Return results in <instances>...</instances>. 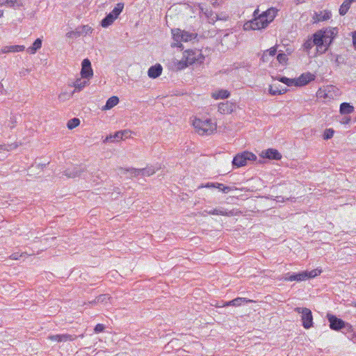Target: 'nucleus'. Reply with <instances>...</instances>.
<instances>
[{
    "instance_id": "obj_1",
    "label": "nucleus",
    "mask_w": 356,
    "mask_h": 356,
    "mask_svg": "<svg viewBox=\"0 0 356 356\" xmlns=\"http://www.w3.org/2000/svg\"><path fill=\"white\" fill-rule=\"evenodd\" d=\"M277 9L273 7L268 8L250 21L249 26L252 30L265 29L273 21L277 14Z\"/></svg>"
},
{
    "instance_id": "obj_2",
    "label": "nucleus",
    "mask_w": 356,
    "mask_h": 356,
    "mask_svg": "<svg viewBox=\"0 0 356 356\" xmlns=\"http://www.w3.org/2000/svg\"><path fill=\"white\" fill-rule=\"evenodd\" d=\"M193 126L195 131L200 135H210L216 130V123L210 119L202 120L195 118L193 121Z\"/></svg>"
},
{
    "instance_id": "obj_3",
    "label": "nucleus",
    "mask_w": 356,
    "mask_h": 356,
    "mask_svg": "<svg viewBox=\"0 0 356 356\" xmlns=\"http://www.w3.org/2000/svg\"><path fill=\"white\" fill-rule=\"evenodd\" d=\"M172 39L175 42L172 47L183 48L182 42H187L195 40L197 35L195 33H191L180 29H173L171 30Z\"/></svg>"
},
{
    "instance_id": "obj_4",
    "label": "nucleus",
    "mask_w": 356,
    "mask_h": 356,
    "mask_svg": "<svg viewBox=\"0 0 356 356\" xmlns=\"http://www.w3.org/2000/svg\"><path fill=\"white\" fill-rule=\"evenodd\" d=\"M257 159L255 154L250 152L245 151L237 154L233 159L232 163L234 168H241L248 165L250 162Z\"/></svg>"
},
{
    "instance_id": "obj_5",
    "label": "nucleus",
    "mask_w": 356,
    "mask_h": 356,
    "mask_svg": "<svg viewBox=\"0 0 356 356\" xmlns=\"http://www.w3.org/2000/svg\"><path fill=\"white\" fill-rule=\"evenodd\" d=\"M294 311L301 314V320L302 326L305 329H309L313 326V316L312 311L306 307H296Z\"/></svg>"
},
{
    "instance_id": "obj_6",
    "label": "nucleus",
    "mask_w": 356,
    "mask_h": 356,
    "mask_svg": "<svg viewBox=\"0 0 356 356\" xmlns=\"http://www.w3.org/2000/svg\"><path fill=\"white\" fill-rule=\"evenodd\" d=\"M321 31L323 33V40L325 42V51L327 49L328 47L331 44L334 38L338 33V29L337 28L327 27L321 29Z\"/></svg>"
},
{
    "instance_id": "obj_7",
    "label": "nucleus",
    "mask_w": 356,
    "mask_h": 356,
    "mask_svg": "<svg viewBox=\"0 0 356 356\" xmlns=\"http://www.w3.org/2000/svg\"><path fill=\"white\" fill-rule=\"evenodd\" d=\"M121 170H123L124 172L125 171L130 172L131 175L135 177L138 176L139 175H141L143 176H150L154 174L156 171L159 170V168H155L154 166H148L147 168L142 169L130 168L127 170H124L121 168Z\"/></svg>"
},
{
    "instance_id": "obj_8",
    "label": "nucleus",
    "mask_w": 356,
    "mask_h": 356,
    "mask_svg": "<svg viewBox=\"0 0 356 356\" xmlns=\"http://www.w3.org/2000/svg\"><path fill=\"white\" fill-rule=\"evenodd\" d=\"M81 76L82 79H90L93 76V71L89 59H83L81 63Z\"/></svg>"
},
{
    "instance_id": "obj_9",
    "label": "nucleus",
    "mask_w": 356,
    "mask_h": 356,
    "mask_svg": "<svg viewBox=\"0 0 356 356\" xmlns=\"http://www.w3.org/2000/svg\"><path fill=\"white\" fill-rule=\"evenodd\" d=\"M327 319L330 322V327L332 330H339L345 327V323L334 315L327 314Z\"/></svg>"
},
{
    "instance_id": "obj_10",
    "label": "nucleus",
    "mask_w": 356,
    "mask_h": 356,
    "mask_svg": "<svg viewBox=\"0 0 356 356\" xmlns=\"http://www.w3.org/2000/svg\"><path fill=\"white\" fill-rule=\"evenodd\" d=\"M315 76L310 72H307L301 74L297 79H296V86H302L307 84L309 82L314 81Z\"/></svg>"
},
{
    "instance_id": "obj_11",
    "label": "nucleus",
    "mask_w": 356,
    "mask_h": 356,
    "mask_svg": "<svg viewBox=\"0 0 356 356\" xmlns=\"http://www.w3.org/2000/svg\"><path fill=\"white\" fill-rule=\"evenodd\" d=\"M17 118L15 116H11L9 120L6 121L4 124L0 122V132L6 133L8 129H12L16 126Z\"/></svg>"
},
{
    "instance_id": "obj_12",
    "label": "nucleus",
    "mask_w": 356,
    "mask_h": 356,
    "mask_svg": "<svg viewBox=\"0 0 356 356\" xmlns=\"http://www.w3.org/2000/svg\"><path fill=\"white\" fill-rule=\"evenodd\" d=\"M307 271H302L298 273L289 274L285 275L284 280L286 281H304L307 280Z\"/></svg>"
},
{
    "instance_id": "obj_13",
    "label": "nucleus",
    "mask_w": 356,
    "mask_h": 356,
    "mask_svg": "<svg viewBox=\"0 0 356 356\" xmlns=\"http://www.w3.org/2000/svg\"><path fill=\"white\" fill-rule=\"evenodd\" d=\"M88 84V81L83 80L82 78H78L72 84H69V86L74 88V90L72 92V94H74L82 90Z\"/></svg>"
},
{
    "instance_id": "obj_14",
    "label": "nucleus",
    "mask_w": 356,
    "mask_h": 356,
    "mask_svg": "<svg viewBox=\"0 0 356 356\" xmlns=\"http://www.w3.org/2000/svg\"><path fill=\"white\" fill-rule=\"evenodd\" d=\"M25 49V46L24 45H10L5 46L0 49V54H8V53H15L23 51Z\"/></svg>"
},
{
    "instance_id": "obj_15",
    "label": "nucleus",
    "mask_w": 356,
    "mask_h": 356,
    "mask_svg": "<svg viewBox=\"0 0 356 356\" xmlns=\"http://www.w3.org/2000/svg\"><path fill=\"white\" fill-rule=\"evenodd\" d=\"M162 71V66L160 64H156L149 68L147 75L151 79H156L161 74Z\"/></svg>"
},
{
    "instance_id": "obj_16",
    "label": "nucleus",
    "mask_w": 356,
    "mask_h": 356,
    "mask_svg": "<svg viewBox=\"0 0 356 356\" xmlns=\"http://www.w3.org/2000/svg\"><path fill=\"white\" fill-rule=\"evenodd\" d=\"M332 16V13L329 10L320 11L315 13L313 19L314 22H319L328 20Z\"/></svg>"
},
{
    "instance_id": "obj_17",
    "label": "nucleus",
    "mask_w": 356,
    "mask_h": 356,
    "mask_svg": "<svg viewBox=\"0 0 356 356\" xmlns=\"http://www.w3.org/2000/svg\"><path fill=\"white\" fill-rule=\"evenodd\" d=\"M130 134V131L129 130H124V131H120L115 133L113 135H110L109 136H107L104 142L108 141H118L120 140H122L124 138V134Z\"/></svg>"
},
{
    "instance_id": "obj_18",
    "label": "nucleus",
    "mask_w": 356,
    "mask_h": 356,
    "mask_svg": "<svg viewBox=\"0 0 356 356\" xmlns=\"http://www.w3.org/2000/svg\"><path fill=\"white\" fill-rule=\"evenodd\" d=\"M312 42L314 43L318 48H322L325 47V42L323 40V33L321 30L318 31L313 35Z\"/></svg>"
},
{
    "instance_id": "obj_19",
    "label": "nucleus",
    "mask_w": 356,
    "mask_h": 356,
    "mask_svg": "<svg viewBox=\"0 0 356 356\" xmlns=\"http://www.w3.org/2000/svg\"><path fill=\"white\" fill-rule=\"evenodd\" d=\"M183 57L188 65L193 64L197 60L196 53L193 51H185Z\"/></svg>"
},
{
    "instance_id": "obj_20",
    "label": "nucleus",
    "mask_w": 356,
    "mask_h": 356,
    "mask_svg": "<svg viewBox=\"0 0 356 356\" xmlns=\"http://www.w3.org/2000/svg\"><path fill=\"white\" fill-rule=\"evenodd\" d=\"M0 5L8 7H20L24 5V0H0Z\"/></svg>"
},
{
    "instance_id": "obj_21",
    "label": "nucleus",
    "mask_w": 356,
    "mask_h": 356,
    "mask_svg": "<svg viewBox=\"0 0 356 356\" xmlns=\"http://www.w3.org/2000/svg\"><path fill=\"white\" fill-rule=\"evenodd\" d=\"M264 157L269 159L280 160L282 158L281 154L277 150L274 149H268L266 151V152H264Z\"/></svg>"
},
{
    "instance_id": "obj_22",
    "label": "nucleus",
    "mask_w": 356,
    "mask_h": 356,
    "mask_svg": "<svg viewBox=\"0 0 356 356\" xmlns=\"http://www.w3.org/2000/svg\"><path fill=\"white\" fill-rule=\"evenodd\" d=\"M251 302L250 300H247L245 298H236L228 302H224V307L227 306H240L244 302Z\"/></svg>"
},
{
    "instance_id": "obj_23",
    "label": "nucleus",
    "mask_w": 356,
    "mask_h": 356,
    "mask_svg": "<svg viewBox=\"0 0 356 356\" xmlns=\"http://www.w3.org/2000/svg\"><path fill=\"white\" fill-rule=\"evenodd\" d=\"M119 103V98L116 96H113L110 97L107 101L106 104L102 108V110H110L116 106Z\"/></svg>"
},
{
    "instance_id": "obj_24",
    "label": "nucleus",
    "mask_w": 356,
    "mask_h": 356,
    "mask_svg": "<svg viewBox=\"0 0 356 356\" xmlns=\"http://www.w3.org/2000/svg\"><path fill=\"white\" fill-rule=\"evenodd\" d=\"M42 47V40L40 38L36 39L33 43L32 46L29 47L26 51L30 54H35L36 51Z\"/></svg>"
},
{
    "instance_id": "obj_25",
    "label": "nucleus",
    "mask_w": 356,
    "mask_h": 356,
    "mask_svg": "<svg viewBox=\"0 0 356 356\" xmlns=\"http://www.w3.org/2000/svg\"><path fill=\"white\" fill-rule=\"evenodd\" d=\"M79 36H86L92 33L93 29L89 25H82L77 28Z\"/></svg>"
},
{
    "instance_id": "obj_26",
    "label": "nucleus",
    "mask_w": 356,
    "mask_h": 356,
    "mask_svg": "<svg viewBox=\"0 0 356 356\" xmlns=\"http://www.w3.org/2000/svg\"><path fill=\"white\" fill-rule=\"evenodd\" d=\"M354 111L353 106L349 103L343 102L340 105V113L342 115L350 114Z\"/></svg>"
},
{
    "instance_id": "obj_27",
    "label": "nucleus",
    "mask_w": 356,
    "mask_h": 356,
    "mask_svg": "<svg viewBox=\"0 0 356 356\" xmlns=\"http://www.w3.org/2000/svg\"><path fill=\"white\" fill-rule=\"evenodd\" d=\"M116 19L110 13L108 14L101 22V26L107 28L111 26Z\"/></svg>"
},
{
    "instance_id": "obj_28",
    "label": "nucleus",
    "mask_w": 356,
    "mask_h": 356,
    "mask_svg": "<svg viewBox=\"0 0 356 356\" xmlns=\"http://www.w3.org/2000/svg\"><path fill=\"white\" fill-rule=\"evenodd\" d=\"M268 92L272 95H279L285 93L286 92V88L280 89L276 86H270Z\"/></svg>"
},
{
    "instance_id": "obj_29",
    "label": "nucleus",
    "mask_w": 356,
    "mask_h": 356,
    "mask_svg": "<svg viewBox=\"0 0 356 356\" xmlns=\"http://www.w3.org/2000/svg\"><path fill=\"white\" fill-rule=\"evenodd\" d=\"M124 8V3H118L115 7L113 9V10L110 13L115 19L118 17L120 14L122 13Z\"/></svg>"
},
{
    "instance_id": "obj_30",
    "label": "nucleus",
    "mask_w": 356,
    "mask_h": 356,
    "mask_svg": "<svg viewBox=\"0 0 356 356\" xmlns=\"http://www.w3.org/2000/svg\"><path fill=\"white\" fill-rule=\"evenodd\" d=\"M350 5L351 3L348 0H345L339 8V14L342 16L345 15L348 13Z\"/></svg>"
},
{
    "instance_id": "obj_31",
    "label": "nucleus",
    "mask_w": 356,
    "mask_h": 356,
    "mask_svg": "<svg viewBox=\"0 0 356 356\" xmlns=\"http://www.w3.org/2000/svg\"><path fill=\"white\" fill-rule=\"evenodd\" d=\"M276 52H277L276 47H273L270 48L269 49L266 50L263 54V55L261 56V60L264 62L267 61V56H268V55L270 56H274L275 55Z\"/></svg>"
},
{
    "instance_id": "obj_32",
    "label": "nucleus",
    "mask_w": 356,
    "mask_h": 356,
    "mask_svg": "<svg viewBox=\"0 0 356 356\" xmlns=\"http://www.w3.org/2000/svg\"><path fill=\"white\" fill-rule=\"evenodd\" d=\"M221 184L219 183H213V182H209L206 184H201L197 188H213V189H219V191H221L220 188Z\"/></svg>"
},
{
    "instance_id": "obj_33",
    "label": "nucleus",
    "mask_w": 356,
    "mask_h": 356,
    "mask_svg": "<svg viewBox=\"0 0 356 356\" xmlns=\"http://www.w3.org/2000/svg\"><path fill=\"white\" fill-rule=\"evenodd\" d=\"M276 79L283 83H285L288 86H296V79H289L285 76H282V77H277V78H276Z\"/></svg>"
},
{
    "instance_id": "obj_34",
    "label": "nucleus",
    "mask_w": 356,
    "mask_h": 356,
    "mask_svg": "<svg viewBox=\"0 0 356 356\" xmlns=\"http://www.w3.org/2000/svg\"><path fill=\"white\" fill-rule=\"evenodd\" d=\"M64 175L68 178H74L79 175V172L76 168H74L72 170L67 169L66 170H65Z\"/></svg>"
},
{
    "instance_id": "obj_35",
    "label": "nucleus",
    "mask_w": 356,
    "mask_h": 356,
    "mask_svg": "<svg viewBox=\"0 0 356 356\" xmlns=\"http://www.w3.org/2000/svg\"><path fill=\"white\" fill-rule=\"evenodd\" d=\"M77 338L76 335H71L69 334H60V342H67L74 341Z\"/></svg>"
},
{
    "instance_id": "obj_36",
    "label": "nucleus",
    "mask_w": 356,
    "mask_h": 356,
    "mask_svg": "<svg viewBox=\"0 0 356 356\" xmlns=\"http://www.w3.org/2000/svg\"><path fill=\"white\" fill-rule=\"evenodd\" d=\"M110 299L111 297L108 294H102L97 297L95 302L97 303H106Z\"/></svg>"
},
{
    "instance_id": "obj_37",
    "label": "nucleus",
    "mask_w": 356,
    "mask_h": 356,
    "mask_svg": "<svg viewBox=\"0 0 356 356\" xmlns=\"http://www.w3.org/2000/svg\"><path fill=\"white\" fill-rule=\"evenodd\" d=\"M236 105L234 103L226 102L224 103V113H231L235 108Z\"/></svg>"
},
{
    "instance_id": "obj_38",
    "label": "nucleus",
    "mask_w": 356,
    "mask_h": 356,
    "mask_svg": "<svg viewBox=\"0 0 356 356\" xmlns=\"http://www.w3.org/2000/svg\"><path fill=\"white\" fill-rule=\"evenodd\" d=\"M175 66L177 70H183L188 66V65L186 63V61L184 57L180 60H177L175 63Z\"/></svg>"
},
{
    "instance_id": "obj_39",
    "label": "nucleus",
    "mask_w": 356,
    "mask_h": 356,
    "mask_svg": "<svg viewBox=\"0 0 356 356\" xmlns=\"http://www.w3.org/2000/svg\"><path fill=\"white\" fill-rule=\"evenodd\" d=\"M277 60L280 64L284 65L286 64L288 60V56L286 54L284 53H279L277 56Z\"/></svg>"
},
{
    "instance_id": "obj_40",
    "label": "nucleus",
    "mask_w": 356,
    "mask_h": 356,
    "mask_svg": "<svg viewBox=\"0 0 356 356\" xmlns=\"http://www.w3.org/2000/svg\"><path fill=\"white\" fill-rule=\"evenodd\" d=\"M80 123V121L78 118H73L68 121L67 127L70 129H72L76 127Z\"/></svg>"
},
{
    "instance_id": "obj_41",
    "label": "nucleus",
    "mask_w": 356,
    "mask_h": 356,
    "mask_svg": "<svg viewBox=\"0 0 356 356\" xmlns=\"http://www.w3.org/2000/svg\"><path fill=\"white\" fill-rule=\"evenodd\" d=\"M72 94H70L67 92H61L59 95H58V99L60 101V102H65L67 99H70L72 96Z\"/></svg>"
},
{
    "instance_id": "obj_42",
    "label": "nucleus",
    "mask_w": 356,
    "mask_h": 356,
    "mask_svg": "<svg viewBox=\"0 0 356 356\" xmlns=\"http://www.w3.org/2000/svg\"><path fill=\"white\" fill-rule=\"evenodd\" d=\"M312 39H308L304 42L302 45L304 50L309 51L314 46V43L312 42Z\"/></svg>"
},
{
    "instance_id": "obj_43",
    "label": "nucleus",
    "mask_w": 356,
    "mask_h": 356,
    "mask_svg": "<svg viewBox=\"0 0 356 356\" xmlns=\"http://www.w3.org/2000/svg\"><path fill=\"white\" fill-rule=\"evenodd\" d=\"M66 37L68 38H77L79 36L77 29L76 28L74 31H70L66 33Z\"/></svg>"
},
{
    "instance_id": "obj_44",
    "label": "nucleus",
    "mask_w": 356,
    "mask_h": 356,
    "mask_svg": "<svg viewBox=\"0 0 356 356\" xmlns=\"http://www.w3.org/2000/svg\"><path fill=\"white\" fill-rule=\"evenodd\" d=\"M321 273V270H317V269H315V270H312L309 272H307V280L309 279V278H313V277H316L317 275H320V273Z\"/></svg>"
},
{
    "instance_id": "obj_45",
    "label": "nucleus",
    "mask_w": 356,
    "mask_h": 356,
    "mask_svg": "<svg viewBox=\"0 0 356 356\" xmlns=\"http://www.w3.org/2000/svg\"><path fill=\"white\" fill-rule=\"evenodd\" d=\"M334 133V131L332 129H325L324 134H323V138L325 140H328V139L332 138Z\"/></svg>"
},
{
    "instance_id": "obj_46",
    "label": "nucleus",
    "mask_w": 356,
    "mask_h": 356,
    "mask_svg": "<svg viewBox=\"0 0 356 356\" xmlns=\"http://www.w3.org/2000/svg\"><path fill=\"white\" fill-rule=\"evenodd\" d=\"M316 96L318 97L324 98V99L330 97L328 94L326 92V90H322L321 88L318 89V90L317 91Z\"/></svg>"
},
{
    "instance_id": "obj_47",
    "label": "nucleus",
    "mask_w": 356,
    "mask_h": 356,
    "mask_svg": "<svg viewBox=\"0 0 356 356\" xmlns=\"http://www.w3.org/2000/svg\"><path fill=\"white\" fill-rule=\"evenodd\" d=\"M211 96L214 99H222V90H220L217 92H214L212 93Z\"/></svg>"
},
{
    "instance_id": "obj_48",
    "label": "nucleus",
    "mask_w": 356,
    "mask_h": 356,
    "mask_svg": "<svg viewBox=\"0 0 356 356\" xmlns=\"http://www.w3.org/2000/svg\"><path fill=\"white\" fill-rule=\"evenodd\" d=\"M48 339L53 341L60 342V334L49 335V336H48Z\"/></svg>"
},
{
    "instance_id": "obj_49",
    "label": "nucleus",
    "mask_w": 356,
    "mask_h": 356,
    "mask_svg": "<svg viewBox=\"0 0 356 356\" xmlns=\"http://www.w3.org/2000/svg\"><path fill=\"white\" fill-rule=\"evenodd\" d=\"M104 325L103 324H97L96 325V326L95 327V333H99V332H102L104 330Z\"/></svg>"
},
{
    "instance_id": "obj_50",
    "label": "nucleus",
    "mask_w": 356,
    "mask_h": 356,
    "mask_svg": "<svg viewBox=\"0 0 356 356\" xmlns=\"http://www.w3.org/2000/svg\"><path fill=\"white\" fill-rule=\"evenodd\" d=\"M334 62L337 64V65L339 66L341 63L343 62V58L341 56L337 55L335 57Z\"/></svg>"
},
{
    "instance_id": "obj_51",
    "label": "nucleus",
    "mask_w": 356,
    "mask_h": 356,
    "mask_svg": "<svg viewBox=\"0 0 356 356\" xmlns=\"http://www.w3.org/2000/svg\"><path fill=\"white\" fill-rule=\"evenodd\" d=\"M22 254H19L18 252L13 253L10 255V258L14 260H17Z\"/></svg>"
},
{
    "instance_id": "obj_52",
    "label": "nucleus",
    "mask_w": 356,
    "mask_h": 356,
    "mask_svg": "<svg viewBox=\"0 0 356 356\" xmlns=\"http://www.w3.org/2000/svg\"><path fill=\"white\" fill-rule=\"evenodd\" d=\"M208 213L209 214H221L222 212L220 211H218V210L215 209V210H213V211H208Z\"/></svg>"
},
{
    "instance_id": "obj_53",
    "label": "nucleus",
    "mask_w": 356,
    "mask_h": 356,
    "mask_svg": "<svg viewBox=\"0 0 356 356\" xmlns=\"http://www.w3.org/2000/svg\"><path fill=\"white\" fill-rule=\"evenodd\" d=\"M232 191V187L224 186V193H227Z\"/></svg>"
},
{
    "instance_id": "obj_54",
    "label": "nucleus",
    "mask_w": 356,
    "mask_h": 356,
    "mask_svg": "<svg viewBox=\"0 0 356 356\" xmlns=\"http://www.w3.org/2000/svg\"><path fill=\"white\" fill-rule=\"evenodd\" d=\"M353 43L354 47L356 48V32H355L353 35Z\"/></svg>"
},
{
    "instance_id": "obj_55",
    "label": "nucleus",
    "mask_w": 356,
    "mask_h": 356,
    "mask_svg": "<svg viewBox=\"0 0 356 356\" xmlns=\"http://www.w3.org/2000/svg\"><path fill=\"white\" fill-rule=\"evenodd\" d=\"M229 91L224 90V99L229 97Z\"/></svg>"
},
{
    "instance_id": "obj_56",
    "label": "nucleus",
    "mask_w": 356,
    "mask_h": 356,
    "mask_svg": "<svg viewBox=\"0 0 356 356\" xmlns=\"http://www.w3.org/2000/svg\"><path fill=\"white\" fill-rule=\"evenodd\" d=\"M253 15H254V18H255V17H258V15H260V14H259V9H258V8H257V9H256V10L254 11V14H253Z\"/></svg>"
},
{
    "instance_id": "obj_57",
    "label": "nucleus",
    "mask_w": 356,
    "mask_h": 356,
    "mask_svg": "<svg viewBox=\"0 0 356 356\" xmlns=\"http://www.w3.org/2000/svg\"><path fill=\"white\" fill-rule=\"evenodd\" d=\"M276 198H277L276 200L277 202H284V197H282V196H277V197H276Z\"/></svg>"
},
{
    "instance_id": "obj_58",
    "label": "nucleus",
    "mask_w": 356,
    "mask_h": 356,
    "mask_svg": "<svg viewBox=\"0 0 356 356\" xmlns=\"http://www.w3.org/2000/svg\"><path fill=\"white\" fill-rule=\"evenodd\" d=\"M3 15V11L2 10H0V17H1Z\"/></svg>"
},
{
    "instance_id": "obj_59",
    "label": "nucleus",
    "mask_w": 356,
    "mask_h": 356,
    "mask_svg": "<svg viewBox=\"0 0 356 356\" xmlns=\"http://www.w3.org/2000/svg\"><path fill=\"white\" fill-rule=\"evenodd\" d=\"M129 136V134H124V138H128Z\"/></svg>"
},
{
    "instance_id": "obj_60",
    "label": "nucleus",
    "mask_w": 356,
    "mask_h": 356,
    "mask_svg": "<svg viewBox=\"0 0 356 356\" xmlns=\"http://www.w3.org/2000/svg\"><path fill=\"white\" fill-rule=\"evenodd\" d=\"M345 121H346L345 122L346 123H348L350 121V119L349 118L345 119Z\"/></svg>"
},
{
    "instance_id": "obj_61",
    "label": "nucleus",
    "mask_w": 356,
    "mask_h": 356,
    "mask_svg": "<svg viewBox=\"0 0 356 356\" xmlns=\"http://www.w3.org/2000/svg\"><path fill=\"white\" fill-rule=\"evenodd\" d=\"M348 1H350L352 3L353 2H356V0H348Z\"/></svg>"
},
{
    "instance_id": "obj_62",
    "label": "nucleus",
    "mask_w": 356,
    "mask_h": 356,
    "mask_svg": "<svg viewBox=\"0 0 356 356\" xmlns=\"http://www.w3.org/2000/svg\"><path fill=\"white\" fill-rule=\"evenodd\" d=\"M80 337L83 338V334H81L79 336Z\"/></svg>"
},
{
    "instance_id": "obj_63",
    "label": "nucleus",
    "mask_w": 356,
    "mask_h": 356,
    "mask_svg": "<svg viewBox=\"0 0 356 356\" xmlns=\"http://www.w3.org/2000/svg\"><path fill=\"white\" fill-rule=\"evenodd\" d=\"M354 306L356 307V301L354 302Z\"/></svg>"
},
{
    "instance_id": "obj_64",
    "label": "nucleus",
    "mask_w": 356,
    "mask_h": 356,
    "mask_svg": "<svg viewBox=\"0 0 356 356\" xmlns=\"http://www.w3.org/2000/svg\"><path fill=\"white\" fill-rule=\"evenodd\" d=\"M3 87V85L0 83V88Z\"/></svg>"
}]
</instances>
